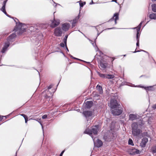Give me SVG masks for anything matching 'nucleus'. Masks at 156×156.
Listing matches in <instances>:
<instances>
[{
  "mask_svg": "<svg viewBox=\"0 0 156 156\" xmlns=\"http://www.w3.org/2000/svg\"><path fill=\"white\" fill-rule=\"evenodd\" d=\"M23 25L24 24L22 23H19L18 25L14 28V30L15 31V33L12 34L7 38V41L5 42V45L1 51V52L2 53H4L7 51V48L9 46L10 44L15 41V38L16 36V33L18 35H20L25 31V29H24L22 30V27Z\"/></svg>",
  "mask_w": 156,
  "mask_h": 156,
  "instance_id": "f257e3e1",
  "label": "nucleus"
},
{
  "mask_svg": "<svg viewBox=\"0 0 156 156\" xmlns=\"http://www.w3.org/2000/svg\"><path fill=\"white\" fill-rule=\"evenodd\" d=\"M98 127V125H96L93 126L91 130L88 129H86L84 133H85L89 135L92 138L93 137L94 138V136H93V134L95 136L97 135L99 130Z\"/></svg>",
  "mask_w": 156,
  "mask_h": 156,
  "instance_id": "f03ea898",
  "label": "nucleus"
},
{
  "mask_svg": "<svg viewBox=\"0 0 156 156\" xmlns=\"http://www.w3.org/2000/svg\"><path fill=\"white\" fill-rule=\"evenodd\" d=\"M119 14L118 13H115L114 14L113 16L108 21L110 24L112 26H114L117 24V20L119 19Z\"/></svg>",
  "mask_w": 156,
  "mask_h": 156,
  "instance_id": "7ed1b4c3",
  "label": "nucleus"
},
{
  "mask_svg": "<svg viewBox=\"0 0 156 156\" xmlns=\"http://www.w3.org/2000/svg\"><path fill=\"white\" fill-rule=\"evenodd\" d=\"M110 107L112 108H119L121 105L117 102L116 100L115 99H112L110 101Z\"/></svg>",
  "mask_w": 156,
  "mask_h": 156,
  "instance_id": "20e7f679",
  "label": "nucleus"
},
{
  "mask_svg": "<svg viewBox=\"0 0 156 156\" xmlns=\"http://www.w3.org/2000/svg\"><path fill=\"white\" fill-rule=\"evenodd\" d=\"M44 95V97L46 99H48L49 101L51 99V97L52 95V93L48 89H46L42 92Z\"/></svg>",
  "mask_w": 156,
  "mask_h": 156,
  "instance_id": "39448f33",
  "label": "nucleus"
},
{
  "mask_svg": "<svg viewBox=\"0 0 156 156\" xmlns=\"http://www.w3.org/2000/svg\"><path fill=\"white\" fill-rule=\"evenodd\" d=\"M143 22V21H141L140 23L138 26L137 27H133L131 28L132 29H136L137 30V34L136 36V40H139L140 37V28L142 25V24Z\"/></svg>",
  "mask_w": 156,
  "mask_h": 156,
  "instance_id": "423d86ee",
  "label": "nucleus"
},
{
  "mask_svg": "<svg viewBox=\"0 0 156 156\" xmlns=\"http://www.w3.org/2000/svg\"><path fill=\"white\" fill-rule=\"evenodd\" d=\"M112 113L113 115H118L121 114L122 112V110L121 109V106L119 108H112Z\"/></svg>",
  "mask_w": 156,
  "mask_h": 156,
  "instance_id": "0eeeda50",
  "label": "nucleus"
},
{
  "mask_svg": "<svg viewBox=\"0 0 156 156\" xmlns=\"http://www.w3.org/2000/svg\"><path fill=\"white\" fill-rule=\"evenodd\" d=\"M62 33V29L60 27H57L55 29L54 34L55 36L57 37L61 36Z\"/></svg>",
  "mask_w": 156,
  "mask_h": 156,
  "instance_id": "6e6552de",
  "label": "nucleus"
},
{
  "mask_svg": "<svg viewBox=\"0 0 156 156\" xmlns=\"http://www.w3.org/2000/svg\"><path fill=\"white\" fill-rule=\"evenodd\" d=\"M94 144L97 147H101L103 144L102 142L99 139H97L96 142H95L96 138L93 137L92 138Z\"/></svg>",
  "mask_w": 156,
  "mask_h": 156,
  "instance_id": "1a4fd4ad",
  "label": "nucleus"
},
{
  "mask_svg": "<svg viewBox=\"0 0 156 156\" xmlns=\"http://www.w3.org/2000/svg\"><path fill=\"white\" fill-rule=\"evenodd\" d=\"M7 1V0H6L5 1L3 2V4H2V8H1V10L3 12L5 15H6L7 16L9 17H10V16L6 12L5 8V5L6 3V2Z\"/></svg>",
  "mask_w": 156,
  "mask_h": 156,
  "instance_id": "9d476101",
  "label": "nucleus"
},
{
  "mask_svg": "<svg viewBox=\"0 0 156 156\" xmlns=\"http://www.w3.org/2000/svg\"><path fill=\"white\" fill-rule=\"evenodd\" d=\"M70 25L69 23H65L62 25V28L63 31H66L69 29Z\"/></svg>",
  "mask_w": 156,
  "mask_h": 156,
  "instance_id": "9b49d317",
  "label": "nucleus"
},
{
  "mask_svg": "<svg viewBox=\"0 0 156 156\" xmlns=\"http://www.w3.org/2000/svg\"><path fill=\"white\" fill-rule=\"evenodd\" d=\"M141 132V130L139 129H137L132 130V134L134 136H138Z\"/></svg>",
  "mask_w": 156,
  "mask_h": 156,
  "instance_id": "f8f14e48",
  "label": "nucleus"
},
{
  "mask_svg": "<svg viewBox=\"0 0 156 156\" xmlns=\"http://www.w3.org/2000/svg\"><path fill=\"white\" fill-rule=\"evenodd\" d=\"M148 141V139L147 138H143L142 139L141 142L140 144V146L142 147H144L146 146V144Z\"/></svg>",
  "mask_w": 156,
  "mask_h": 156,
  "instance_id": "ddd939ff",
  "label": "nucleus"
},
{
  "mask_svg": "<svg viewBox=\"0 0 156 156\" xmlns=\"http://www.w3.org/2000/svg\"><path fill=\"white\" fill-rule=\"evenodd\" d=\"M60 21L59 20H55L52 21L51 24V27L54 28L58 26L60 23Z\"/></svg>",
  "mask_w": 156,
  "mask_h": 156,
  "instance_id": "4468645a",
  "label": "nucleus"
},
{
  "mask_svg": "<svg viewBox=\"0 0 156 156\" xmlns=\"http://www.w3.org/2000/svg\"><path fill=\"white\" fill-rule=\"evenodd\" d=\"M83 115L86 118L91 117L92 115V112L91 111H84L83 112Z\"/></svg>",
  "mask_w": 156,
  "mask_h": 156,
  "instance_id": "2eb2a0df",
  "label": "nucleus"
},
{
  "mask_svg": "<svg viewBox=\"0 0 156 156\" xmlns=\"http://www.w3.org/2000/svg\"><path fill=\"white\" fill-rule=\"evenodd\" d=\"M111 136H112V137H111L110 138H109L108 137L104 136V139L105 140V141L109 142L111 141L112 139H113L114 138H115L116 136V133L114 134L113 133H111Z\"/></svg>",
  "mask_w": 156,
  "mask_h": 156,
  "instance_id": "dca6fc26",
  "label": "nucleus"
},
{
  "mask_svg": "<svg viewBox=\"0 0 156 156\" xmlns=\"http://www.w3.org/2000/svg\"><path fill=\"white\" fill-rule=\"evenodd\" d=\"M108 66V64L107 63L101 62L99 66V68L102 70H104Z\"/></svg>",
  "mask_w": 156,
  "mask_h": 156,
  "instance_id": "f3484780",
  "label": "nucleus"
},
{
  "mask_svg": "<svg viewBox=\"0 0 156 156\" xmlns=\"http://www.w3.org/2000/svg\"><path fill=\"white\" fill-rule=\"evenodd\" d=\"M129 120L132 121L134 120L138 119L137 115L133 114H130L129 115Z\"/></svg>",
  "mask_w": 156,
  "mask_h": 156,
  "instance_id": "a211bd4d",
  "label": "nucleus"
},
{
  "mask_svg": "<svg viewBox=\"0 0 156 156\" xmlns=\"http://www.w3.org/2000/svg\"><path fill=\"white\" fill-rule=\"evenodd\" d=\"M85 106L86 108H90L92 106L93 103L91 101H87L85 103Z\"/></svg>",
  "mask_w": 156,
  "mask_h": 156,
  "instance_id": "6ab92c4d",
  "label": "nucleus"
},
{
  "mask_svg": "<svg viewBox=\"0 0 156 156\" xmlns=\"http://www.w3.org/2000/svg\"><path fill=\"white\" fill-rule=\"evenodd\" d=\"M80 17V16L79 15L77 16L73 20L72 23V27L73 28L75 26L76 23L77 22L78 20L79 19Z\"/></svg>",
  "mask_w": 156,
  "mask_h": 156,
  "instance_id": "aec40b11",
  "label": "nucleus"
},
{
  "mask_svg": "<svg viewBox=\"0 0 156 156\" xmlns=\"http://www.w3.org/2000/svg\"><path fill=\"white\" fill-rule=\"evenodd\" d=\"M142 88H144L145 90H146L147 91H153L154 90V89L153 86H150L147 87H144V86H142L141 87Z\"/></svg>",
  "mask_w": 156,
  "mask_h": 156,
  "instance_id": "412c9836",
  "label": "nucleus"
},
{
  "mask_svg": "<svg viewBox=\"0 0 156 156\" xmlns=\"http://www.w3.org/2000/svg\"><path fill=\"white\" fill-rule=\"evenodd\" d=\"M138 124L136 122L133 123L131 125L132 130L138 129Z\"/></svg>",
  "mask_w": 156,
  "mask_h": 156,
  "instance_id": "4be33fe9",
  "label": "nucleus"
},
{
  "mask_svg": "<svg viewBox=\"0 0 156 156\" xmlns=\"http://www.w3.org/2000/svg\"><path fill=\"white\" fill-rule=\"evenodd\" d=\"M96 88L100 94H102L103 90L101 87L98 85L96 87Z\"/></svg>",
  "mask_w": 156,
  "mask_h": 156,
  "instance_id": "5701e85b",
  "label": "nucleus"
},
{
  "mask_svg": "<svg viewBox=\"0 0 156 156\" xmlns=\"http://www.w3.org/2000/svg\"><path fill=\"white\" fill-rule=\"evenodd\" d=\"M149 18L151 19H156V13H152L150 14L149 16Z\"/></svg>",
  "mask_w": 156,
  "mask_h": 156,
  "instance_id": "b1692460",
  "label": "nucleus"
},
{
  "mask_svg": "<svg viewBox=\"0 0 156 156\" xmlns=\"http://www.w3.org/2000/svg\"><path fill=\"white\" fill-rule=\"evenodd\" d=\"M114 76L113 75L106 74L105 78L108 79H112L114 77Z\"/></svg>",
  "mask_w": 156,
  "mask_h": 156,
  "instance_id": "393cba45",
  "label": "nucleus"
},
{
  "mask_svg": "<svg viewBox=\"0 0 156 156\" xmlns=\"http://www.w3.org/2000/svg\"><path fill=\"white\" fill-rule=\"evenodd\" d=\"M97 73L101 77L105 78L106 74L101 73L99 72H97Z\"/></svg>",
  "mask_w": 156,
  "mask_h": 156,
  "instance_id": "a878e982",
  "label": "nucleus"
},
{
  "mask_svg": "<svg viewBox=\"0 0 156 156\" xmlns=\"http://www.w3.org/2000/svg\"><path fill=\"white\" fill-rule=\"evenodd\" d=\"M96 39V38L95 39ZM95 41H96V40H95V42L94 43H94H92V45L94 47L95 45L96 46V51H99L100 52V53H102V52H101V51L99 50L98 48L97 47L96 45V43H95Z\"/></svg>",
  "mask_w": 156,
  "mask_h": 156,
  "instance_id": "bb28decb",
  "label": "nucleus"
},
{
  "mask_svg": "<svg viewBox=\"0 0 156 156\" xmlns=\"http://www.w3.org/2000/svg\"><path fill=\"white\" fill-rule=\"evenodd\" d=\"M151 152L153 153H156V146H154L152 147L151 149Z\"/></svg>",
  "mask_w": 156,
  "mask_h": 156,
  "instance_id": "cd10ccee",
  "label": "nucleus"
},
{
  "mask_svg": "<svg viewBox=\"0 0 156 156\" xmlns=\"http://www.w3.org/2000/svg\"><path fill=\"white\" fill-rule=\"evenodd\" d=\"M152 10L154 12H156V4H152L151 5Z\"/></svg>",
  "mask_w": 156,
  "mask_h": 156,
  "instance_id": "c85d7f7f",
  "label": "nucleus"
},
{
  "mask_svg": "<svg viewBox=\"0 0 156 156\" xmlns=\"http://www.w3.org/2000/svg\"><path fill=\"white\" fill-rule=\"evenodd\" d=\"M133 153L134 154H139L140 151L138 149H135L133 150Z\"/></svg>",
  "mask_w": 156,
  "mask_h": 156,
  "instance_id": "c756f323",
  "label": "nucleus"
},
{
  "mask_svg": "<svg viewBox=\"0 0 156 156\" xmlns=\"http://www.w3.org/2000/svg\"><path fill=\"white\" fill-rule=\"evenodd\" d=\"M138 122L139 125L141 126H142L144 124V122L142 119L139 120Z\"/></svg>",
  "mask_w": 156,
  "mask_h": 156,
  "instance_id": "7c9ffc66",
  "label": "nucleus"
},
{
  "mask_svg": "<svg viewBox=\"0 0 156 156\" xmlns=\"http://www.w3.org/2000/svg\"><path fill=\"white\" fill-rule=\"evenodd\" d=\"M128 144L132 146H133L134 144L133 143V140L131 139H129L128 141Z\"/></svg>",
  "mask_w": 156,
  "mask_h": 156,
  "instance_id": "2f4dec72",
  "label": "nucleus"
},
{
  "mask_svg": "<svg viewBox=\"0 0 156 156\" xmlns=\"http://www.w3.org/2000/svg\"><path fill=\"white\" fill-rule=\"evenodd\" d=\"M68 35H66L64 37V44L65 45H66V42H67V39L68 38Z\"/></svg>",
  "mask_w": 156,
  "mask_h": 156,
  "instance_id": "473e14b6",
  "label": "nucleus"
},
{
  "mask_svg": "<svg viewBox=\"0 0 156 156\" xmlns=\"http://www.w3.org/2000/svg\"><path fill=\"white\" fill-rule=\"evenodd\" d=\"M143 135L144 136H146L148 137H150V135L148 134V133L147 132L144 133Z\"/></svg>",
  "mask_w": 156,
  "mask_h": 156,
  "instance_id": "72a5a7b5",
  "label": "nucleus"
},
{
  "mask_svg": "<svg viewBox=\"0 0 156 156\" xmlns=\"http://www.w3.org/2000/svg\"><path fill=\"white\" fill-rule=\"evenodd\" d=\"M144 51V52H145L146 53H147V51H144V50H141L140 51H139V50L136 51V49L135 51H134L133 52V53H136V52H140V51Z\"/></svg>",
  "mask_w": 156,
  "mask_h": 156,
  "instance_id": "f704fd0d",
  "label": "nucleus"
},
{
  "mask_svg": "<svg viewBox=\"0 0 156 156\" xmlns=\"http://www.w3.org/2000/svg\"><path fill=\"white\" fill-rule=\"evenodd\" d=\"M41 119H40L39 120H37V121L40 123V125L41 126L42 128V129L43 131V126L42 124V123H41V121H40Z\"/></svg>",
  "mask_w": 156,
  "mask_h": 156,
  "instance_id": "c9c22d12",
  "label": "nucleus"
},
{
  "mask_svg": "<svg viewBox=\"0 0 156 156\" xmlns=\"http://www.w3.org/2000/svg\"><path fill=\"white\" fill-rule=\"evenodd\" d=\"M86 2H84V4H83V2H81L80 3V7H83V5H85Z\"/></svg>",
  "mask_w": 156,
  "mask_h": 156,
  "instance_id": "e433bc0d",
  "label": "nucleus"
},
{
  "mask_svg": "<svg viewBox=\"0 0 156 156\" xmlns=\"http://www.w3.org/2000/svg\"><path fill=\"white\" fill-rule=\"evenodd\" d=\"M96 97H97V98H96L97 99H99L100 98V97L99 95L98 94H96L94 96V98Z\"/></svg>",
  "mask_w": 156,
  "mask_h": 156,
  "instance_id": "4c0bfd02",
  "label": "nucleus"
},
{
  "mask_svg": "<svg viewBox=\"0 0 156 156\" xmlns=\"http://www.w3.org/2000/svg\"><path fill=\"white\" fill-rule=\"evenodd\" d=\"M47 117V115H44L42 116V118L43 119H45Z\"/></svg>",
  "mask_w": 156,
  "mask_h": 156,
  "instance_id": "58836bf2",
  "label": "nucleus"
},
{
  "mask_svg": "<svg viewBox=\"0 0 156 156\" xmlns=\"http://www.w3.org/2000/svg\"><path fill=\"white\" fill-rule=\"evenodd\" d=\"M137 42L136 44V45L137 47H139V40H136Z\"/></svg>",
  "mask_w": 156,
  "mask_h": 156,
  "instance_id": "ea45409f",
  "label": "nucleus"
},
{
  "mask_svg": "<svg viewBox=\"0 0 156 156\" xmlns=\"http://www.w3.org/2000/svg\"><path fill=\"white\" fill-rule=\"evenodd\" d=\"M60 46L62 47H64V44L63 43H61L60 44Z\"/></svg>",
  "mask_w": 156,
  "mask_h": 156,
  "instance_id": "a19ab883",
  "label": "nucleus"
},
{
  "mask_svg": "<svg viewBox=\"0 0 156 156\" xmlns=\"http://www.w3.org/2000/svg\"><path fill=\"white\" fill-rule=\"evenodd\" d=\"M21 116H23V117H24V119H25V118H26V117H27V116L26 115H25L24 114H21Z\"/></svg>",
  "mask_w": 156,
  "mask_h": 156,
  "instance_id": "79ce46f5",
  "label": "nucleus"
},
{
  "mask_svg": "<svg viewBox=\"0 0 156 156\" xmlns=\"http://www.w3.org/2000/svg\"><path fill=\"white\" fill-rule=\"evenodd\" d=\"M152 107L154 109H156V104H155L153 105L152 106Z\"/></svg>",
  "mask_w": 156,
  "mask_h": 156,
  "instance_id": "37998d69",
  "label": "nucleus"
},
{
  "mask_svg": "<svg viewBox=\"0 0 156 156\" xmlns=\"http://www.w3.org/2000/svg\"><path fill=\"white\" fill-rule=\"evenodd\" d=\"M25 123H27V122L28 121V118L27 117H26V118H25Z\"/></svg>",
  "mask_w": 156,
  "mask_h": 156,
  "instance_id": "c03bdc74",
  "label": "nucleus"
},
{
  "mask_svg": "<svg viewBox=\"0 0 156 156\" xmlns=\"http://www.w3.org/2000/svg\"><path fill=\"white\" fill-rule=\"evenodd\" d=\"M52 86L51 85H50L48 87V88L47 89H48V90H49V89H51V88Z\"/></svg>",
  "mask_w": 156,
  "mask_h": 156,
  "instance_id": "a18cd8bd",
  "label": "nucleus"
},
{
  "mask_svg": "<svg viewBox=\"0 0 156 156\" xmlns=\"http://www.w3.org/2000/svg\"><path fill=\"white\" fill-rule=\"evenodd\" d=\"M64 151H62L61 152V153L59 156H62V155L63 153H64Z\"/></svg>",
  "mask_w": 156,
  "mask_h": 156,
  "instance_id": "49530a36",
  "label": "nucleus"
},
{
  "mask_svg": "<svg viewBox=\"0 0 156 156\" xmlns=\"http://www.w3.org/2000/svg\"><path fill=\"white\" fill-rule=\"evenodd\" d=\"M5 117V116H2V117L0 116V121H1L3 119V117Z\"/></svg>",
  "mask_w": 156,
  "mask_h": 156,
  "instance_id": "de8ad7c7",
  "label": "nucleus"
},
{
  "mask_svg": "<svg viewBox=\"0 0 156 156\" xmlns=\"http://www.w3.org/2000/svg\"><path fill=\"white\" fill-rule=\"evenodd\" d=\"M65 46H66V50H67V51H69V50H68V48H67V45H65Z\"/></svg>",
  "mask_w": 156,
  "mask_h": 156,
  "instance_id": "09e8293b",
  "label": "nucleus"
},
{
  "mask_svg": "<svg viewBox=\"0 0 156 156\" xmlns=\"http://www.w3.org/2000/svg\"><path fill=\"white\" fill-rule=\"evenodd\" d=\"M73 59H77V60H80V59H78V58H75V57H74V58H73Z\"/></svg>",
  "mask_w": 156,
  "mask_h": 156,
  "instance_id": "8fccbe9b",
  "label": "nucleus"
},
{
  "mask_svg": "<svg viewBox=\"0 0 156 156\" xmlns=\"http://www.w3.org/2000/svg\"><path fill=\"white\" fill-rule=\"evenodd\" d=\"M93 3H93V1H92V0L91 2H90V5H91V4H93Z\"/></svg>",
  "mask_w": 156,
  "mask_h": 156,
  "instance_id": "3c124183",
  "label": "nucleus"
},
{
  "mask_svg": "<svg viewBox=\"0 0 156 156\" xmlns=\"http://www.w3.org/2000/svg\"><path fill=\"white\" fill-rule=\"evenodd\" d=\"M70 57L71 58H73H73H74V57H73L72 55H70Z\"/></svg>",
  "mask_w": 156,
  "mask_h": 156,
  "instance_id": "603ef678",
  "label": "nucleus"
},
{
  "mask_svg": "<svg viewBox=\"0 0 156 156\" xmlns=\"http://www.w3.org/2000/svg\"><path fill=\"white\" fill-rule=\"evenodd\" d=\"M116 1L117 0H113L112 1V2H116Z\"/></svg>",
  "mask_w": 156,
  "mask_h": 156,
  "instance_id": "864d4df0",
  "label": "nucleus"
},
{
  "mask_svg": "<svg viewBox=\"0 0 156 156\" xmlns=\"http://www.w3.org/2000/svg\"><path fill=\"white\" fill-rule=\"evenodd\" d=\"M79 32H81L82 34H83L84 36H85V35L83 33H82V32H80V30H79Z\"/></svg>",
  "mask_w": 156,
  "mask_h": 156,
  "instance_id": "5fc2aeb1",
  "label": "nucleus"
},
{
  "mask_svg": "<svg viewBox=\"0 0 156 156\" xmlns=\"http://www.w3.org/2000/svg\"><path fill=\"white\" fill-rule=\"evenodd\" d=\"M113 28H109V29H113Z\"/></svg>",
  "mask_w": 156,
  "mask_h": 156,
  "instance_id": "6e6d98bb",
  "label": "nucleus"
},
{
  "mask_svg": "<svg viewBox=\"0 0 156 156\" xmlns=\"http://www.w3.org/2000/svg\"><path fill=\"white\" fill-rule=\"evenodd\" d=\"M152 1H156V0H151Z\"/></svg>",
  "mask_w": 156,
  "mask_h": 156,
  "instance_id": "4d7b16f0",
  "label": "nucleus"
},
{
  "mask_svg": "<svg viewBox=\"0 0 156 156\" xmlns=\"http://www.w3.org/2000/svg\"><path fill=\"white\" fill-rule=\"evenodd\" d=\"M99 34H98V35H99Z\"/></svg>",
  "mask_w": 156,
  "mask_h": 156,
  "instance_id": "13d9d810",
  "label": "nucleus"
},
{
  "mask_svg": "<svg viewBox=\"0 0 156 156\" xmlns=\"http://www.w3.org/2000/svg\"><path fill=\"white\" fill-rule=\"evenodd\" d=\"M15 21L17 23V22L16 21V20H15Z\"/></svg>",
  "mask_w": 156,
  "mask_h": 156,
  "instance_id": "bf43d9fd",
  "label": "nucleus"
},
{
  "mask_svg": "<svg viewBox=\"0 0 156 156\" xmlns=\"http://www.w3.org/2000/svg\"><path fill=\"white\" fill-rule=\"evenodd\" d=\"M84 2H84L83 3V4H84Z\"/></svg>",
  "mask_w": 156,
  "mask_h": 156,
  "instance_id": "052dcab7",
  "label": "nucleus"
},
{
  "mask_svg": "<svg viewBox=\"0 0 156 156\" xmlns=\"http://www.w3.org/2000/svg\"><path fill=\"white\" fill-rule=\"evenodd\" d=\"M16 19L17 20H18V19Z\"/></svg>",
  "mask_w": 156,
  "mask_h": 156,
  "instance_id": "680f3d73",
  "label": "nucleus"
}]
</instances>
